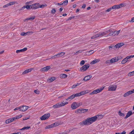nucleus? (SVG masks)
Segmentation results:
<instances>
[{
	"label": "nucleus",
	"instance_id": "obj_1",
	"mask_svg": "<svg viewBox=\"0 0 134 134\" xmlns=\"http://www.w3.org/2000/svg\"><path fill=\"white\" fill-rule=\"evenodd\" d=\"M99 116L102 117V115H97L91 118H87L86 120L83 121L82 122L80 123V125H89L93 123L98 118Z\"/></svg>",
	"mask_w": 134,
	"mask_h": 134
},
{
	"label": "nucleus",
	"instance_id": "obj_2",
	"mask_svg": "<svg viewBox=\"0 0 134 134\" xmlns=\"http://www.w3.org/2000/svg\"><path fill=\"white\" fill-rule=\"evenodd\" d=\"M134 57V55H131L127 57L126 58L123 59L121 62V63L124 64L127 62L131 60V58Z\"/></svg>",
	"mask_w": 134,
	"mask_h": 134
},
{
	"label": "nucleus",
	"instance_id": "obj_3",
	"mask_svg": "<svg viewBox=\"0 0 134 134\" xmlns=\"http://www.w3.org/2000/svg\"><path fill=\"white\" fill-rule=\"evenodd\" d=\"M117 88L116 85H110L108 87V90L110 91H115Z\"/></svg>",
	"mask_w": 134,
	"mask_h": 134
},
{
	"label": "nucleus",
	"instance_id": "obj_4",
	"mask_svg": "<svg viewBox=\"0 0 134 134\" xmlns=\"http://www.w3.org/2000/svg\"><path fill=\"white\" fill-rule=\"evenodd\" d=\"M88 110V109H79L76 110V112L78 113L82 114L87 112Z\"/></svg>",
	"mask_w": 134,
	"mask_h": 134
},
{
	"label": "nucleus",
	"instance_id": "obj_5",
	"mask_svg": "<svg viewBox=\"0 0 134 134\" xmlns=\"http://www.w3.org/2000/svg\"><path fill=\"white\" fill-rule=\"evenodd\" d=\"M65 54V53L64 52H62L60 53H58L57 54L54 55V56H52L51 58L53 59H54L56 58L57 57H60L63 56Z\"/></svg>",
	"mask_w": 134,
	"mask_h": 134
},
{
	"label": "nucleus",
	"instance_id": "obj_6",
	"mask_svg": "<svg viewBox=\"0 0 134 134\" xmlns=\"http://www.w3.org/2000/svg\"><path fill=\"white\" fill-rule=\"evenodd\" d=\"M50 116V115L49 113L44 114L40 118V119L42 120H47L48 118Z\"/></svg>",
	"mask_w": 134,
	"mask_h": 134
},
{
	"label": "nucleus",
	"instance_id": "obj_7",
	"mask_svg": "<svg viewBox=\"0 0 134 134\" xmlns=\"http://www.w3.org/2000/svg\"><path fill=\"white\" fill-rule=\"evenodd\" d=\"M87 92L86 91H84L80 93H77L76 94H74L75 97H77L78 96H80L86 94Z\"/></svg>",
	"mask_w": 134,
	"mask_h": 134
},
{
	"label": "nucleus",
	"instance_id": "obj_8",
	"mask_svg": "<svg viewBox=\"0 0 134 134\" xmlns=\"http://www.w3.org/2000/svg\"><path fill=\"white\" fill-rule=\"evenodd\" d=\"M89 67V64H85L81 67L80 69L81 71H86Z\"/></svg>",
	"mask_w": 134,
	"mask_h": 134
},
{
	"label": "nucleus",
	"instance_id": "obj_9",
	"mask_svg": "<svg viewBox=\"0 0 134 134\" xmlns=\"http://www.w3.org/2000/svg\"><path fill=\"white\" fill-rule=\"evenodd\" d=\"M118 60V59L116 57L113 58L110 60H108L106 61V63H113L115 62H117Z\"/></svg>",
	"mask_w": 134,
	"mask_h": 134
},
{
	"label": "nucleus",
	"instance_id": "obj_10",
	"mask_svg": "<svg viewBox=\"0 0 134 134\" xmlns=\"http://www.w3.org/2000/svg\"><path fill=\"white\" fill-rule=\"evenodd\" d=\"M29 108L28 106L23 105L21 107H20V111H24L26 110Z\"/></svg>",
	"mask_w": 134,
	"mask_h": 134
},
{
	"label": "nucleus",
	"instance_id": "obj_11",
	"mask_svg": "<svg viewBox=\"0 0 134 134\" xmlns=\"http://www.w3.org/2000/svg\"><path fill=\"white\" fill-rule=\"evenodd\" d=\"M31 6L32 7V9H36L40 7L39 3H37L31 4Z\"/></svg>",
	"mask_w": 134,
	"mask_h": 134
},
{
	"label": "nucleus",
	"instance_id": "obj_12",
	"mask_svg": "<svg viewBox=\"0 0 134 134\" xmlns=\"http://www.w3.org/2000/svg\"><path fill=\"white\" fill-rule=\"evenodd\" d=\"M134 93V89L132 90H131L128 91L127 92L125 93L124 95V96L125 97H126L129 95L132 94Z\"/></svg>",
	"mask_w": 134,
	"mask_h": 134
},
{
	"label": "nucleus",
	"instance_id": "obj_13",
	"mask_svg": "<svg viewBox=\"0 0 134 134\" xmlns=\"http://www.w3.org/2000/svg\"><path fill=\"white\" fill-rule=\"evenodd\" d=\"M77 103H73L71 105V108L72 109H75L78 107V106H77Z\"/></svg>",
	"mask_w": 134,
	"mask_h": 134
},
{
	"label": "nucleus",
	"instance_id": "obj_14",
	"mask_svg": "<svg viewBox=\"0 0 134 134\" xmlns=\"http://www.w3.org/2000/svg\"><path fill=\"white\" fill-rule=\"evenodd\" d=\"M92 77V76L91 75L87 76L84 77L83 80L86 81H87L90 80Z\"/></svg>",
	"mask_w": 134,
	"mask_h": 134
},
{
	"label": "nucleus",
	"instance_id": "obj_15",
	"mask_svg": "<svg viewBox=\"0 0 134 134\" xmlns=\"http://www.w3.org/2000/svg\"><path fill=\"white\" fill-rule=\"evenodd\" d=\"M51 67L50 66H47L41 69L42 71L44 72L47 71L50 69Z\"/></svg>",
	"mask_w": 134,
	"mask_h": 134
},
{
	"label": "nucleus",
	"instance_id": "obj_16",
	"mask_svg": "<svg viewBox=\"0 0 134 134\" xmlns=\"http://www.w3.org/2000/svg\"><path fill=\"white\" fill-rule=\"evenodd\" d=\"M109 32H110V30H108L105 32L99 33L100 36V37H102L108 33Z\"/></svg>",
	"mask_w": 134,
	"mask_h": 134
},
{
	"label": "nucleus",
	"instance_id": "obj_17",
	"mask_svg": "<svg viewBox=\"0 0 134 134\" xmlns=\"http://www.w3.org/2000/svg\"><path fill=\"white\" fill-rule=\"evenodd\" d=\"M14 120L13 118H10L5 121V122L7 124H8L13 121Z\"/></svg>",
	"mask_w": 134,
	"mask_h": 134
},
{
	"label": "nucleus",
	"instance_id": "obj_18",
	"mask_svg": "<svg viewBox=\"0 0 134 134\" xmlns=\"http://www.w3.org/2000/svg\"><path fill=\"white\" fill-rule=\"evenodd\" d=\"M124 45V44L123 43H119L116 45L115 47L116 48H118Z\"/></svg>",
	"mask_w": 134,
	"mask_h": 134
},
{
	"label": "nucleus",
	"instance_id": "obj_19",
	"mask_svg": "<svg viewBox=\"0 0 134 134\" xmlns=\"http://www.w3.org/2000/svg\"><path fill=\"white\" fill-rule=\"evenodd\" d=\"M33 69L32 68H31V69H28L26 70L23 72V74H26L27 73L29 72H30Z\"/></svg>",
	"mask_w": 134,
	"mask_h": 134
},
{
	"label": "nucleus",
	"instance_id": "obj_20",
	"mask_svg": "<svg viewBox=\"0 0 134 134\" xmlns=\"http://www.w3.org/2000/svg\"><path fill=\"white\" fill-rule=\"evenodd\" d=\"M33 33L32 32L29 31L26 32H22L21 34V35L22 36L26 35L27 34H31Z\"/></svg>",
	"mask_w": 134,
	"mask_h": 134
},
{
	"label": "nucleus",
	"instance_id": "obj_21",
	"mask_svg": "<svg viewBox=\"0 0 134 134\" xmlns=\"http://www.w3.org/2000/svg\"><path fill=\"white\" fill-rule=\"evenodd\" d=\"M26 8L27 9H32V7L31 6V5H27L25 6L22 7L23 9Z\"/></svg>",
	"mask_w": 134,
	"mask_h": 134
},
{
	"label": "nucleus",
	"instance_id": "obj_22",
	"mask_svg": "<svg viewBox=\"0 0 134 134\" xmlns=\"http://www.w3.org/2000/svg\"><path fill=\"white\" fill-rule=\"evenodd\" d=\"M99 92L98 89H97L93 91L92 92H91L90 94L91 95H92L94 94H96L97 93H99Z\"/></svg>",
	"mask_w": 134,
	"mask_h": 134
},
{
	"label": "nucleus",
	"instance_id": "obj_23",
	"mask_svg": "<svg viewBox=\"0 0 134 134\" xmlns=\"http://www.w3.org/2000/svg\"><path fill=\"white\" fill-rule=\"evenodd\" d=\"M61 107L60 103H58L55 104L53 106V107L54 108H57Z\"/></svg>",
	"mask_w": 134,
	"mask_h": 134
},
{
	"label": "nucleus",
	"instance_id": "obj_24",
	"mask_svg": "<svg viewBox=\"0 0 134 134\" xmlns=\"http://www.w3.org/2000/svg\"><path fill=\"white\" fill-rule=\"evenodd\" d=\"M100 61V60L99 59H95L91 62L90 63V64H95L96 63L99 62Z\"/></svg>",
	"mask_w": 134,
	"mask_h": 134
},
{
	"label": "nucleus",
	"instance_id": "obj_25",
	"mask_svg": "<svg viewBox=\"0 0 134 134\" xmlns=\"http://www.w3.org/2000/svg\"><path fill=\"white\" fill-rule=\"evenodd\" d=\"M60 104L61 107H62L64 106L66 104H68V102H64V101L62 102L61 103H59Z\"/></svg>",
	"mask_w": 134,
	"mask_h": 134
},
{
	"label": "nucleus",
	"instance_id": "obj_26",
	"mask_svg": "<svg viewBox=\"0 0 134 134\" xmlns=\"http://www.w3.org/2000/svg\"><path fill=\"white\" fill-rule=\"evenodd\" d=\"M132 112L131 111H130L127 113L125 117V119L127 118L128 117L130 116L132 114Z\"/></svg>",
	"mask_w": 134,
	"mask_h": 134
},
{
	"label": "nucleus",
	"instance_id": "obj_27",
	"mask_svg": "<svg viewBox=\"0 0 134 134\" xmlns=\"http://www.w3.org/2000/svg\"><path fill=\"white\" fill-rule=\"evenodd\" d=\"M55 77H53L50 78L48 80H47V81L49 82H52L53 81L55 80Z\"/></svg>",
	"mask_w": 134,
	"mask_h": 134
},
{
	"label": "nucleus",
	"instance_id": "obj_28",
	"mask_svg": "<svg viewBox=\"0 0 134 134\" xmlns=\"http://www.w3.org/2000/svg\"><path fill=\"white\" fill-rule=\"evenodd\" d=\"M120 8V7L119 5H114L112 7V9H118Z\"/></svg>",
	"mask_w": 134,
	"mask_h": 134
},
{
	"label": "nucleus",
	"instance_id": "obj_29",
	"mask_svg": "<svg viewBox=\"0 0 134 134\" xmlns=\"http://www.w3.org/2000/svg\"><path fill=\"white\" fill-rule=\"evenodd\" d=\"M75 97L74 94H73L72 96H70L69 97L66 99V100H71Z\"/></svg>",
	"mask_w": 134,
	"mask_h": 134
},
{
	"label": "nucleus",
	"instance_id": "obj_30",
	"mask_svg": "<svg viewBox=\"0 0 134 134\" xmlns=\"http://www.w3.org/2000/svg\"><path fill=\"white\" fill-rule=\"evenodd\" d=\"M30 128V126H27L24 127L22 129H20V130H28Z\"/></svg>",
	"mask_w": 134,
	"mask_h": 134
},
{
	"label": "nucleus",
	"instance_id": "obj_31",
	"mask_svg": "<svg viewBox=\"0 0 134 134\" xmlns=\"http://www.w3.org/2000/svg\"><path fill=\"white\" fill-rule=\"evenodd\" d=\"M100 37V36L99 33L97 34L96 35L94 36H93L91 37V38L94 39V38H97V37Z\"/></svg>",
	"mask_w": 134,
	"mask_h": 134
},
{
	"label": "nucleus",
	"instance_id": "obj_32",
	"mask_svg": "<svg viewBox=\"0 0 134 134\" xmlns=\"http://www.w3.org/2000/svg\"><path fill=\"white\" fill-rule=\"evenodd\" d=\"M67 76V75L65 74H62L60 75V77L62 79L66 78Z\"/></svg>",
	"mask_w": 134,
	"mask_h": 134
},
{
	"label": "nucleus",
	"instance_id": "obj_33",
	"mask_svg": "<svg viewBox=\"0 0 134 134\" xmlns=\"http://www.w3.org/2000/svg\"><path fill=\"white\" fill-rule=\"evenodd\" d=\"M120 30H119L118 31H114V32H113L112 34V35L113 34V33L115 34V35H118L120 33Z\"/></svg>",
	"mask_w": 134,
	"mask_h": 134
},
{
	"label": "nucleus",
	"instance_id": "obj_34",
	"mask_svg": "<svg viewBox=\"0 0 134 134\" xmlns=\"http://www.w3.org/2000/svg\"><path fill=\"white\" fill-rule=\"evenodd\" d=\"M22 116V115H18L14 117H13V118L14 119V120H15V119H19L21 118Z\"/></svg>",
	"mask_w": 134,
	"mask_h": 134
},
{
	"label": "nucleus",
	"instance_id": "obj_35",
	"mask_svg": "<svg viewBox=\"0 0 134 134\" xmlns=\"http://www.w3.org/2000/svg\"><path fill=\"white\" fill-rule=\"evenodd\" d=\"M35 16H32L30 18H27L25 20V21L28 20H32L35 19Z\"/></svg>",
	"mask_w": 134,
	"mask_h": 134
},
{
	"label": "nucleus",
	"instance_id": "obj_36",
	"mask_svg": "<svg viewBox=\"0 0 134 134\" xmlns=\"http://www.w3.org/2000/svg\"><path fill=\"white\" fill-rule=\"evenodd\" d=\"M53 127H53V124H52L51 125H49L46 126L45 127V129H50V128Z\"/></svg>",
	"mask_w": 134,
	"mask_h": 134
},
{
	"label": "nucleus",
	"instance_id": "obj_37",
	"mask_svg": "<svg viewBox=\"0 0 134 134\" xmlns=\"http://www.w3.org/2000/svg\"><path fill=\"white\" fill-rule=\"evenodd\" d=\"M60 124V123L59 122H56L55 123L53 124V127H56L57 126Z\"/></svg>",
	"mask_w": 134,
	"mask_h": 134
},
{
	"label": "nucleus",
	"instance_id": "obj_38",
	"mask_svg": "<svg viewBox=\"0 0 134 134\" xmlns=\"http://www.w3.org/2000/svg\"><path fill=\"white\" fill-rule=\"evenodd\" d=\"M119 115L120 116H125L124 114L122 113L120 111H119L118 112Z\"/></svg>",
	"mask_w": 134,
	"mask_h": 134
},
{
	"label": "nucleus",
	"instance_id": "obj_39",
	"mask_svg": "<svg viewBox=\"0 0 134 134\" xmlns=\"http://www.w3.org/2000/svg\"><path fill=\"white\" fill-rule=\"evenodd\" d=\"M80 85V83H77L76 84H74V85L73 86H72L71 88H75L77 86H79Z\"/></svg>",
	"mask_w": 134,
	"mask_h": 134
},
{
	"label": "nucleus",
	"instance_id": "obj_40",
	"mask_svg": "<svg viewBox=\"0 0 134 134\" xmlns=\"http://www.w3.org/2000/svg\"><path fill=\"white\" fill-rule=\"evenodd\" d=\"M47 6V5L46 4H42L41 5H40L39 8H44L46 7Z\"/></svg>",
	"mask_w": 134,
	"mask_h": 134
},
{
	"label": "nucleus",
	"instance_id": "obj_41",
	"mask_svg": "<svg viewBox=\"0 0 134 134\" xmlns=\"http://www.w3.org/2000/svg\"><path fill=\"white\" fill-rule=\"evenodd\" d=\"M134 75V71L132 72H130L128 74V76H131Z\"/></svg>",
	"mask_w": 134,
	"mask_h": 134
},
{
	"label": "nucleus",
	"instance_id": "obj_42",
	"mask_svg": "<svg viewBox=\"0 0 134 134\" xmlns=\"http://www.w3.org/2000/svg\"><path fill=\"white\" fill-rule=\"evenodd\" d=\"M94 52V51L93 50H91L90 51H89L87 52V53L89 54V55H91L92 54H93Z\"/></svg>",
	"mask_w": 134,
	"mask_h": 134
},
{
	"label": "nucleus",
	"instance_id": "obj_43",
	"mask_svg": "<svg viewBox=\"0 0 134 134\" xmlns=\"http://www.w3.org/2000/svg\"><path fill=\"white\" fill-rule=\"evenodd\" d=\"M68 3V0H66L64 1L62 3H63V4H64L65 5H66Z\"/></svg>",
	"mask_w": 134,
	"mask_h": 134
},
{
	"label": "nucleus",
	"instance_id": "obj_44",
	"mask_svg": "<svg viewBox=\"0 0 134 134\" xmlns=\"http://www.w3.org/2000/svg\"><path fill=\"white\" fill-rule=\"evenodd\" d=\"M85 63L84 60H82L80 62V64L81 66H82Z\"/></svg>",
	"mask_w": 134,
	"mask_h": 134
},
{
	"label": "nucleus",
	"instance_id": "obj_45",
	"mask_svg": "<svg viewBox=\"0 0 134 134\" xmlns=\"http://www.w3.org/2000/svg\"><path fill=\"white\" fill-rule=\"evenodd\" d=\"M15 2H9L8 3L9 6H10L15 4Z\"/></svg>",
	"mask_w": 134,
	"mask_h": 134
},
{
	"label": "nucleus",
	"instance_id": "obj_46",
	"mask_svg": "<svg viewBox=\"0 0 134 134\" xmlns=\"http://www.w3.org/2000/svg\"><path fill=\"white\" fill-rule=\"evenodd\" d=\"M112 9V7L108 9H107L106 11L105 12L107 13L108 12L110 11L112 9Z\"/></svg>",
	"mask_w": 134,
	"mask_h": 134
},
{
	"label": "nucleus",
	"instance_id": "obj_47",
	"mask_svg": "<svg viewBox=\"0 0 134 134\" xmlns=\"http://www.w3.org/2000/svg\"><path fill=\"white\" fill-rule=\"evenodd\" d=\"M23 50L21 49L20 50H17L16 51V52L17 53H20V52H23Z\"/></svg>",
	"mask_w": 134,
	"mask_h": 134
},
{
	"label": "nucleus",
	"instance_id": "obj_48",
	"mask_svg": "<svg viewBox=\"0 0 134 134\" xmlns=\"http://www.w3.org/2000/svg\"><path fill=\"white\" fill-rule=\"evenodd\" d=\"M104 87H101L98 89L100 92H101L104 89Z\"/></svg>",
	"mask_w": 134,
	"mask_h": 134
},
{
	"label": "nucleus",
	"instance_id": "obj_49",
	"mask_svg": "<svg viewBox=\"0 0 134 134\" xmlns=\"http://www.w3.org/2000/svg\"><path fill=\"white\" fill-rule=\"evenodd\" d=\"M34 92L35 93L37 94H38L40 93L39 91L37 90H35L34 91Z\"/></svg>",
	"mask_w": 134,
	"mask_h": 134
},
{
	"label": "nucleus",
	"instance_id": "obj_50",
	"mask_svg": "<svg viewBox=\"0 0 134 134\" xmlns=\"http://www.w3.org/2000/svg\"><path fill=\"white\" fill-rule=\"evenodd\" d=\"M56 10L55 9H53L51 11V13L52 14H54L55 13Z\"/></svg>",
	"mask_w": 134,
	"mask_h": 134
},
{
	"label": "nucleus",
	"instance_id": "obj_51",
	"mask_svg": "<svg viewBox=\"0 0 134 134\" xmlns=\"http://www.w3.org/2000/svg\"><path fill=\"white\" fill-rule=\"evenodd\" d=\"M82 103L81 102H80L79 103H77V106H78V107H79L81 105H82Z\"/></svg>",
	"mask_w": 134,
	"mask_h": 134
},
{
	"label": "nucleus",
	"instance_id": "obj_52",
	"mask_svg": "<svg viewBox=\"0 0 134 134\" xmlns=\"http://www.w3.org/2000/svg\"><path fill=\"white\" fill-rule=\"evenodd\" d=\"M119 5V6L120 7V8H121V7H122L125 6V4L124 3H121L120 5Z\"/></svg>",
	"mask_w": 134,
	"mask_h": 134
},
{
	"label": "nucleus",
	"instance_id": "obj_53",
	"mask_svg": "<svg viewBox=\"0 0 134 134\" xmlns=\"http://www.w3.org/2000/svg\"><path fill=\"white\" fill-rule=\"evenodd\" d=\"M114 46L113 45H111L110 46H109V49L110 50H111L112 48Z\"/></svg>",
	"mask_w": 134,
	"mask_h": 134
},
{
	"label": "nucleus",
	"instance_id": "obj_54",
	"mask_svg": "<svg viewBox=\"0 0 134 134\" xmlns=\"http://www.w3.org/2000/svg\"><path fill=\"white\" fill-rule=\"evenodd\" d=\"M129 22L131 23H133L134 22V17L132 18L131 20L129 21Z\"/></svg>",
	"mask_w": 134,
	"mask_h": 134
},
{
	"label": "nucleus",
	"instance_id": "obj_55",
	"mask_svg": "<svg viewBox=\"0 0 134 134\" xmlns=\"http://www.w3.org/2000/svg\"><path fill=\"white\" fill-rule=\"evenodd\" d=\"M8 6H9V5L8 4V3L4 5L3 6V7L4 8H5L7 7H8Z\"/></svg>",
	"mask_w": 134,
	"mask_h": 134
},
{
	"label": "nucleus",
	"instance_id": "obj_56",
	"mask_svg": "<svg viewBox=\"0 0 134 134\" xmlns=\"http://www.w3.org/2000/svg\"><path fill=\"white\" fill-rule=\"evenodd\" d=\"M27 49V48H24L23 49H22V50H23V52H24L25 51H26Z\"/></svg>",
	"mask_w": 134,
	"mask_h": 134
},
{
	"label": "nucleus",
	"instance_id": "obj_57",
	"mask_svg": "<svg viewBox=\"0 0 134 134\" xmlns=\"http://www.w3.org/2000/svg\"><path fill=\"white\" fill-rule=\"evenodd\" d=\"M129 134H134V129L131 132H130Z\"/></svg>",
	"mask_w": 134,
	"mask_h": 134
},
{
	"label": "nucleus",
	"instance_id": "obj_58",
	"mask_svg": "<svg viewBox=\"0 0 134 134\" xmlns=\"http://www.w3.org/2000/svg\"><path fill=\"white\" fill-rule=\"evenodd\" d=\"M18 109H19L20 110V107L16 108H15L14 109V110H18Z\"/></svg>",
	"mask_w": 134,
	"mask_h": 134
},
{
	"label": "nucleus",
	"instance_id": "obj_59",
	"mask_svg": "<svg viewBox=\"0 0 134 134\" xmlns=\"http://www.w3.org/2000/svg\"><path fill=\"white\" fill-rule=\"evenodd\" d=\"M86 5L85 4H83L82 7V8H85L86 7Z\"/></svg>",
	"mask_w": 134,
	"mask_h": 134
},
{
	"label": "nucleus",
	"instance_id": "obj_60",
	"mask_svg": "<svg viewBox=\"0 0 134 134\" xmlns=\"http://www.w3.org/2000/svg\"><path fill=\"white\" fill-rule=\"evenodd\" d=\"M29 118V117H26L25 118H24L23 119V120H27Z\"/></svg>",
	"mask_w": 134,
	"mask_h": 134
},
{
	"label": "nucleus",
	"instance_id": "obj_61",
	"mask_svg": "<svg viewBox=\"0 0 134 134\" xmlns=\"http://www.w3.org/2000/svg\"><path fill=\"white\" fill-rule=\"evenodd\" d=\"M126 133V132L125 131H124L121 133H120V134H125Z\"/></svg>",
	"mask_w": 134,
	"mask_h": 134
},
{
	"label": "nucleus",
	"instance_id": "obj_62",
	"mask_svg": "<svg viewBox=\"0 0 134 134\" xmlns=\"http://www.w3.org/2000/svg\"><path fill=\"white\" fill-rule=\"evenodd\" d=\"M82 52V51H80H80H78L77 52H76V53L77 54H78V53H81V52Z\"/></svg>",
	"mask_w": 134,
	"mask_h": 134
},
{
	"label": "nucleus",
	"instance_id": "obj_63",
	"mask_svg": "<svg viewBox=\"0 0 134 134\" xmlns=\"http://www.w3.org/2000/svg\"><path fill=\"white\" fill-rule=\"evenodd\" d=\"M80 9L79 8H78L76 9V12H78L80 11Z\"/></svg>",
	"mask_w": 134,
	"mask_h": 134
},
{
	"label": "nucleus",
	"instance_id": "obj_64",
	"mask_svg": "<svg viewBox=\"0 0 134 134\" xmlns=\"http://www.w3.org/2000/svg\"><path fill=\"white\" fill-rule=\"evenodd\" d=\"M76 6V4H75L73 5V8H75Z\"/></svg>",
	"mask_w": 134,
	"mask_h": 134
}]
</instances>
